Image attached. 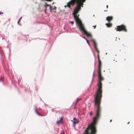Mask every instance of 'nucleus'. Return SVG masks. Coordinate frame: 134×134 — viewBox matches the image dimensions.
Returning a JSON list of instances; mask_svg holds the SVG:
<instances>
[{"instance_id": "obj_1", "label": "nucleus", "mask_w": 134, "mask_h": 134, "mask_svg": "<svg viewBox=\"0 0 134 134\" xmlns=\"http://www.w3.org/2000/svg\"><path fill=\"white\" fill-rule=\"evenodd\" d=\"M100 102L96 104V102H95V105L97 106L96 115V117L93 118V122L88 125L83 134H96L97 132L96 125L98 119L100 118V115L101 109L100 106Z\"/></svg>"}, {"instance_id": "obj_2", "label": "nucleus", "mask_w": 134, "mask_h": 134, "mask_svg": "<svg viewBox=\"0 0 134 134\" xmlns=\"http://www.w3.org/2000/svg\"><path fill=\"white\" fill-rule=\"evenodd\" d=\"M98 74L99 80L97 85L98 89L94 96V101L96 104H97L98 102H100L102 93V84L101 81L104 80V78L102 76L101 74L102 63L101 60L98 61Z\"/></svg>"}, {"instance_id": "obj_3", "label": "nucleus", "mask_w": 134, "mask_h": 134, "mask_svg": "<svg viewBox=\"0 0 134 134\" xmlns=\"http://www.w3.org/2000/svg\"><path fill=\"white\" fill-rule=\"evenodd\" d=\"M86 0H71L69 2L67 3L66 6L69 8H70L71 6L74 5L76 3H77V6L74 9V12L72 13L74 17L76 20L77 18L79 19V15H77V13L81 9V5L83 4Z\"/></svg>"}, {"instance_id": "obj_4", "label": "nucleus", "mask_w": 134, "mask_h": 134, "mask_svg": "<svg viewBox=\"0 0 134 134\" xmlns=\"http://www.w3.org/2000/svg\"><path fill=\"white\" fill-rule=\"evenodd\" d=\"M76 21L78 24L80 30L83 32L86 30H85L83 25L82 24L81 21L79 19L77 18L75 20Z\"/></svg>"}, {"instance_id": "obj_5", "label": "nucleus", "mask_w": 134, "mask_h": 134, "mask_svg": "<svg viewBox=\"0 0 134 134\" xmlns=\"http://www.w3.org/2000/svg\"><path fill=\"white\" fill-rule=\"evenodd\" d=\"M117 28L116 29V31H124L125 32H126L127 31L126 28V26L124 25H119L117 26Z\"/></svg>"}, {"instance_id": "obj_6", "label": "nucleus", "mask_w": 134, "mask_h": 134, "mask_svg": "<svg viewBox=\"0 0 134 134\" xmlns=\"http://www.w3.org/2000/svg\"><path fill=\"white\" fill-rule=\"evenodd\" d=\"M93 42L94 43V48L97 51L98 53L97 55L98 59V61H99V60H100V59L99 57V52L97 48V45L95 41L94 40H93Z\"/></svg>"}, {"instance_id": "obj_7", "label": "nucleus", "mask_w": 134, "mask_h": 134, "mask_svg": "<svg viewBox=\"0 0 134 134\" xmlns=\"http://www.w3.org/2000/svg\"><path fill=\"white\" fill-rule=\"evenodd\" d=\"M44 7L45 8V13H46V11L47 10V7L49 6V9L50 10V12H52V9L51 8V6L49 5V4H47V3H45V4L44 5Z\"/></svg>"}, {"instance_id": "obj_8", "label": "nucleus", "mask_w": 134, "mask_h": 134, "mask_svg": "<svg viewBox=\"0 0 134 134\" xmlns=\"http://www.w3.org/2000/svg\"><path fill=\"white\" fill-rule=\"evenodd\" d=\"M84 34L86 35L87 37L91 38L92 37V36L91 34L88 32L86 31L85 30L83 32Z\"/></svg>"}, {"instance_id": "obj_9", "label": "nucleus", "mask_w": 134, "mask_h": 134, "mask_svg": "<svg viewBox=\"0 0 134 134\" xmlns=\"http://www.w3.org/2000/svg\"><path fill=\"white\" fill-rule=\"evenodd\" d=\"M113 17L112 16H108L106 18V20L108 21L109 22L110 21L112 20H113Z\"/></svg>"}, {"instance_id": "obj_10", "label": "nucleus", "mask_w": 134, "mask_h": 134, "mask_svg": "<svg viewBox=\"0 0 134 134\" xmlns=\"http://www.w3.org/2000/svg\"><path fill=\"white\" fill-rule=\"evenodd\" d=\"M108 27H111L112 26V24L111 23H107L105 24Z\"/></svg>"}, {"instance_id": "obj_11", "label": "nucleus", "mask_w": 134, "mask_h": 134, "mask_svg": "<svg viewBox=\"0 0 134 134\" xmlns=\"http://www.w3.org/2000/svg\"><path fill=\"white\" fill-rule=\"evenodd\" d=\"M73 122L74 125L76 124L77 123H78V122H77V120L75 118H74Z\"/></svg>"}, {"instance_id": "obj_12", "label": "nucleus", "mask_w": 134, "mask_h": 134, "mask_svg": "<svg viewBox=\"0 0 134 134\" xmlns=\"http://www.w3.org/2000/svg\"><path fill=\"white\" fill-rule=\"evenodd\" d=\"M63 119V118L62 117H61L60 118V120L59 121H58L57 122V124H58L60 122H61Z\"/></svg>"}, {"instance_id": "obj_13", "label": "nucleus", "mask_w": 134, "mask_h": 134, "mask_svg": "<svg viewBox=\"0 0 134 134\" xmlns=\"http://www.w3.org/2000/svg\"><path fill=\"white\" fill-rule=\"evenodd\" d=\"M81 99L80 98H78L77 99V101H76V103L79 102V101H80V100H81Z\"/></svg>"}, {"instance_id": "obj_14", "label": "nucleus", "mask_w": 134, "mask_h": 134, "mask_svg": "<svg viewBox=\"0 0 134 134\" xmlns=\"http://www.w3.org/2000/svg\"><path fill=\"white\" fill-rule=\"evenodd\" d=\"M86 40V41H87V43L89 45H90V44H89V41H88V40L87 39V40Z\"/></svg>"}, {"instance_id": "obj_15", "label": "nucleus", "mask_w": 134, "mask_h": 134, "mask_svg": "<svg viewBox=\"0 0 134 134\" xmlns=\"http://www.w3.org/2000/svg\"><path fill=\"white\" fill-rule=\"evenodd\" d=\"M3 81V78H1L0 79V81Z\"/></svg>"}, {"instance_id": "obj_16", "label": "nucleus", "mask_w": 134, "mask_h": 134, "mask_svg": "<svg viewBox=\"0 0 134 134\" xmlns=\"http://www.w3.org/2000/svg\"><path fill=\"white\" fill-rule=\"evenodd\" d=\"M45 0L46 1H47L48 2H51V1H53V0Z\"/></svg>"}, {"instance_id": "obj_17", "label": "nucleus", "mask_w": 134, "mask_h": 134, "mask_svg": "<svg viewBox=\"0 0 134 134\" xmlns=\"http://www.w3.org/2000/svg\"><path fill=\"white\" fill-rule=\"evenodd\" d=\"M60 134H64V131H62Z\"/></svg>"}, {"instance_id": "obj_18", "label": "nucleus", "mask_w": 134, "mask_h": 134, "mask_svg": "<svg viewBox=\"0 0 134 134\" xmlns=\"http://www.w3.org/2000/svg\"><path fill=\"white\" fill-rule=\"evenodd\" d=\"M71 24H72V25L74 24V22L72 21H70V22Z\"/></svg>"}, {"instance_id": "obj_19", "label": "nucleus", "mask_w": 134, "mask_h": 134, "mask_svg": "<svg viewBox=\"0 0 134 134\" xmlns=\"http://www.w3.org/2000/svg\"><path fill=\"white\" fill-rule=\"evenodd\" d=\"M56 8H57V7H55V6H54L53 9H56Z\"/></svg>"}, {"instance_id": "obj_20", "label": "nucleus", "mask_w": 134, "mask_h": 134, "mask_svg": "<svg viewBox=\"0 0 134 134\" xmlns=\"http://www.w3.org/2000/svg\"><path fill=\"white\" fill-rule=\"evenodd\" d=\"M96 25H95V26H93V27H94V29H95V28H96Z\"/></svg>"}, {"instance_id": "obj_21", "label": "nucleus", "mask_w": 134, "mask_h": 134, "mask_svg": "<svg viewBox=\"0 0 134 134\" xmlns=\"http://www.w3.org/2000/svg\"><path fill=\"white\" fill-rule=\"evenodd\" d=\"M36 113L37 114H38L39 115H41L40 114H39L38 112H37L36 111Z\"/></svg>"}, {"instance_id": "obj_22", "label": "nucleus", "mask_w": 134, "mask_h": 134, "mask_svg": "<svg viewBox=\"0 0 134 134\" xmlns=\"http://www.w3.org/2000/svg\"><path fill=\"white\" fill-rule=\"evenodd\" d=\"M90 114L91 115L92 114V111H91L90 112Z\"/></svg>"}, {"instance_id": "obj_23", "label": "nucleus", "mask_w": 134, "mask_h": 134, "mask_svg": "<svg viewBox=\"0 0 134 134\" xmlns=\"http://www.w3.org/2000/svg\"><path fill=\"white\" fill-rule=\"evenodd\" d=\"M83 38H84L86 40H87V39L85 37H83Z\"/></svg>"}, {"instance_id": "obj_24", "label": "nucleus", "mask_w": 134, "mask_h": 134, "mask_svg": "<svg viewBox=\"0 0 134 134\" xmlns=\"http://www.w3.org/2000/svg\"><path fill=\"white\" fill-rule=\"evenodd\" d=\"M3 14V12H0V15L1 14Z\"/></svg>"}, {"instance_id": "obj_25", "label": "nucleus", "mask_w": 134, "mask_h": 134, "mask_svg": "<svg viewBox=\"0 0 134 134\" xmlns=\"http://www.w3.org/2000/svg\"><path fill=\"white\" fill-rule=\"evenodd\" d=\"M20 20H19L18 22V23L19 24V23Z\"/></svg>"}, {"instance_id": "obj_26", "label": "nucleus", "mask_w": 134, "mask_h": 134, "mask_svg": "<svg viewBox=\"0 0 134 134\" xmlns=\"http://www.w3.org/2000/svg\"><path fill=\"white\" fill-rule=\"evenodd\" d=\"M22 18V17H21L19 19V20H20Z\"/></svg>"}, {"instance_id": "obj_27", "label": "nucleus", "mask_w": 134, "mask_h": 134, "mask_svg": "<svg viewBox=\"0 0 134 134\" xmlns=\"http://www.w3.org/2000/svg\"><path fill=\"white\" fill-rule=\"evenodd\" d=\"M108 5H107V8H108Z\"/></svg>"}, {"instance_id": "obj_28", "label": "nucleus", "mask_w": 134, "mask_h": 134, "mask_svg": "<svg viewBox=\"0 0 134 134\" xmlns=\"http://www.w3.org/2000/svg\"><path fill=\"white\" fill-rule=\"evenodd\" d=\"M65 7H67V6H66V5H65Z\"/></svg>"}, {"instance_id": "obj_29", "label": "nucleus", "mask_w": 134, "mask_h": 134, "mask_svg": "<svg viewBox=\"0 0 134 134\" xmlns=\"http://www.w3.org/2000/svg\"><path fill=\"white\" fill-rule=\"evenodd\" d=\"M130 123V122H128V123H127V124H129V123Z\"/></svg>"}, {"instance_id": "obj_30", "label": "nucleus", "mask_w": 134, "mask_h": 134, "mask_svg": "<svg viewBox=\"0 0 134 134\" xmlns=\"http://www.w3.org/2000/svg\"><path fill=\"white\" fill-rule=\"evenodd\" d=\"M111 121H112V120H110V122H111Z\"/></svg>"}, {"instance_id": "obj_31", "label": "nucleus", "mask_w": 134, "mask_h": 134, "mask_svg": "<svg viewBox=\"0 0 134 134\" xmlns=\"http://www.w3.org/2000/svg\"><path fill=\"white\" fill-rule=\"evenodd\" d=\"M105 11H105H106L107 12V10H105V11Z\"/></svg>"}]
</instances>
